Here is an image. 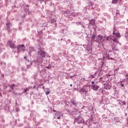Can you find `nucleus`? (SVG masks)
Listing matches in <instances>:
<instances>
[{
    "mask_svg": "<svg viewBox=\"0 0 128 128\" xmlns=\"http://www.w3.org/2000/svg\"><path fill=\"white\" fill-rule=\"evenodd\" d=\"M95 23H96V20H90V24L92 26H94V24Z\"/></svg>",
    "mask_w": 128,
    "mask_h": 128,
    "instance_id": "15",
    "label": "nucleus"
},
{
    "mask_svg": "<svg viewBox=\"0 0 128 128\" xmlns=\"http://www.w3.org/2000/svg\"><path fill=\"white\" fill-rule=\"evenodd\" d=\"M12 92L14 93V94L15 96H16V94H18L16 93L14 91H13Z\"/></svg>",
    "mask_w": 128,
    "mask_h": 128,
    "instance_id": "25",
    "label": "nucleus"
},
{
    "mask_svg": "<svg viewBox=\"0 0 128 128\" xmlns=\"http://www.w3.org/2000/svg\"><path fill=\"white\" fill-rule=\"evenodd\" d=\"M40 2H44V0H40Z\"/></svg>",
    "mask_w": 128,
    "mask_h": 128,
    "instance_id": "30",
    "label": "nucleus"
},
{
    "mask_svg": "<svg viewBox=\"0 0 128 128\" xmlns=\"http://www.w3.org/2000/svg\"><path fill=\"white\" fill-rule=\"evenodd\" d=\"M18 52H23L26 50V47H24V44H22L21 45L18 46L16 48Z\"/></svg>",
    "mask_w": 128,
    "mask_h": 128,
    "instance_id": "2",
    "label": "nucleus"
},
{
    "mask_svg": "<svg viewBox=\"0 0 128 128\" xmlns=\"http://www.w3.org/2000/svg\"><path fill=\"white\" fill-rule=\"evenodd\" d=\"M46 68H50V66H48L47 67H46Z\"/></svg>",
    "mask_w": 128,
    "mask_h": 128,
    "instance_id": "31",
    "label": "nucleus"
},
{
    "mask_svg": "<svg viewBox=\"0 0 128 128\" xmlns=\"http://www.w3.org/2000/svg\"><path fill=\"white\" fill-rule=\"evenodd\" d=\"M101 72H102V71H100V70L98 71V72H96L94 74H92L90 76H91V78H94L96 76V74H98V76H102V73Z\"/></svg>",
    "mask_w": 128,
    "mask_h": 128,
    "instance_id": "8",
    "label": "nucleus"
},
{
    "mask_svg": "<svg viewBox=\"0 0 128 128\" xmlns=\"http://www.w3.org/2000/svg\"><path fill=\"white\" fill-rule=\"evenodd\" d=\"M116 14H120V12H116Z\"/></svg>",
    "mask_w": 128,
    "mask_h": 128,
    "instance_id": "34",
    "label": "nucleus"
},
{
    "mask_svg": "<svg viewBox=\"0 0 128 128\" xmlns=\"http://www.w3.org/2000/svg\"><path fill=\"white\" fill-rule=\"evenodd\" d=\"M12 90H10V92H12Z\"/></svg>",
    "mask_w": 128,
    "mask_h": 128,
    "instance_id": "38",
    "label": "nucleus"
},
{
    "mask_svg": "<svg viewBox=\"0 0 128 128\" xmlns=\"http://www.w3.org/2000/svg\"><path fill=\"white\" fill-rule=\"evenodd\" d=\"M112 88V84H104V88L106 90H110V88Z\"/></svg>",
    "mask_w": 128,
    "mask_h": 128,
    "instance_id": "11",
    "label": "nucleus"
},
{
    "mask_svg": "<svg viewBox=\"0 0 128 128\" xmlns=\"http://www.w3.org/2000/svg\"><path fill=\"white\" fill-rule=\"evenodd\" d=\"M92 88L93 90H98V88H100V86L96 84H94L92 86Z\"/></svg>",
    "mask_w": 128,
    "mask_h": 128,
    "instance_id": "9",
    "label": "nucleus"
},
{
    "mask_svg": "<svg viewBox=\"0 0 128 128\" xmlns=\"http://www.w3.org/2000/svg\"><path fill=\"white\" fill-rule=\"evenodd\" d=\"M113 39H112L113 44H112V47L113 50H118V44H120V42L118 40V38H120V32H114V30L113 31Z\"/></svg>",
    "mask_w": 128,
    "mask_h": 128,
    "instance_id": "1",
    "label": "nucleus"
},
{
    "mask_svg": "<svg viewBox=\"0 0 128 128\" xmlns=\"http://www.w3.org/2000/svg\"><path fill=\"white\" fill-rule=\"evenodd\" d=\"M80 24H82V22H76V24L78 26H80Z\"/></svg>",
    "mask_w": 128,
    "mask_h": 128,
    "instance_id": "23",
    "label": "nucleus"
},
{
    "mask_svg": "<svg viewBox=\"0 0 128 128\" xmlns=\"http://www.w3.org/2000/svg\"><path fill=\"white\" fill-rule=\"evenodd\" d=\"M72 104H74V106L76 104V102H75L74 101H72L71 102Z\"/></svg>",
    "mask_w": 128,
    "mask_h": 128,
    "instance_id": "22",
    "label": "nucleus"
},
{
    "mask_svg": "<svg viewBox=\"0 0 128 128\" xmlns=\"http://www.w3.org/2000/svg\"><path fill=\"white\" fill-rule=\"evenodd\" d=\"M102 57L104 60L106 59V58H108V60H112V58H110V56H108V54H102Z\"/></svg>",
    "mask_w": 128,
    "mask_h": 128,
    "instance_id": "10",
    "label": "nucleus"
},
{
    "mask_svg": "<svg viewBox=\"0 0 128 128\" xmlns=\"http://www.w3.org/2000/svg\"><path fill=\"white\" fill-rule=\"evenodd\" d=\"M8 46H9L10 48L14 50V48H16V42H14L12 40H9L8 43Z\"/></svg>",
    "mask_w": 128,
    "mask_h": 128,
    "instance_id": "3",
    "label": "nucleus"
},
{
    "mask_svg": "<svg viewBox=\"0 0 128 128\" xmlns=\"http://www.w3.org/2000/svg\"><path fill=\"white\" fill-rule=\"evenodd\" d=\"M0 52H1V50H0Z\"/></svg>",
    "mask_w": 128,
    "mask_h": 128,
    "instance_id": "41",
    "label": "nucleus"
},
{
    "mask_svg": "<svg viewBox=\"0 0 128 128\" xmlns=\"http://www.w3.org/2000/svg\"><path fill=\"white\" fill-rule=\"evenodd\" d=\"M60 116H64V114L60 115Z\"/></svg>",
    "mask_w": 128,
    "mask_h": 128,
    "instance_id": "35",
    "label": "nucleus"
},
{
    "mask_svg": "<svg viewBox=\"0 0 128 128\" xmlns=\"http://www.w3.org/2000/svg\"><path fill=\"white\" fill-rule=\"evenodd\" d=\"M70 86H72V84H70Z\"/></svg>",
    "mask_w": 128,
    "mask_h": 128,
    "instance_id": "36",
    "label": "nucleus"
},
{
    "mask_svg": "<svg viewBox=\"0 0 128 128\" xmlns=\"http://www.w3.org/2000/svg\"><path fill=\"white\" fill-rule=\"evenodd\" d=\"M82 92H84V90H83Z\"/></svg>",
    "mask_w": 128,
    "mask_h": 128,
    "instance_id": "40",
    "label": "nucleus"
},
{
    "mask_svg": "<svg viewBox=\"0 0 128 128\" xmlns=\"http://www.w3.org/2000/svg\"><path fill=\"white\" fill-rule=\"evenodd\" d=\"M80 26H82V28H85L84 27V23L81 22V24H80Z\"/></svg>",
    "mask_w": 128,
    "mask_h": 128,
    "instance_id": "18",
    "label": "nucleus"
},
{
    "mask_svg": "<svg viewBox=\"0 0 128 128\" xmlns=\"http://www.w3.org/2000/svg\"><path fill=\"white\" fill-rule=\"evenodd\" d=\"M24 92H28V88H27L26 89H24Z\"/></svg>",
    "mask_w": 128,
    "mask_h": 128,
    "instance_id": "24",
    "label": "nucleus"
},
{
    "mask_svg": "<svg viewBox=\"0 0 128 128\" xmlns=\"http://www.w3.org/2000/svg\"><path fill=\"white\" fill-rule=\"evenodd\" d=\"M26 58V57L25 56V57H24V58Z\"/></svg>",
    "mask_w": 128,
    "mask_h": 128,
    "instance_id": "39",
    "label": "nucleus"
},
{
    "mask_svg": "<svg viewBox=\"0 0 128 128\" xmlns=\"http://www.w3.org/2000/svg\"><path fill=\"white\" fill-rule=\"evenodd\" d=\"M86 50H87L88 54H91L92 52V45H88L86 47Z\"/></svg>",
    "mask_w": 128,
    "mask_h": 128,
    "instance_id": "7",
    "label": "nucleus"
},
{
    "mask_svg": "<svg viewBox=\"0 0 128 128\" xmlns=\"http://www.w3.org/2000/svg\"><path fill=\"white\" fill-rule=\"evenodd\" d=\"M66 12L68 16H73L74 18H76V16H78V14L76 12L70 13L68 10H66Z\"/></svg>",
    "mask_w": 128,
    "mask_h": 128,
    "instance_id": "6",
    "label": "nucleus"
},
{
    "mask_svg": "<svg viewBox=\"0 0 128 128\" xmlns=\"http://www.w3.org/2000/svg\"><path fill=\"white\" fill-rule=\"evenodd\" d=\"M57 118H58V120H60V116L58 117Z\"/></svg>",
    "mask_w": 128,
    "mask_h": 128,
    "instance_id": "33",
    "label": "nucleus"
},
{
    "mask_svg": "<svg viewBox=\"0 0 128 128\" xmlns=\"http://www.w3.org/2000/svg\"><path fill=\"white\" fill-rule=\"evenodd\" d=\"M126 38H127V36H126Z\"/></svg>",
    "mask_w": 128,
    "mask_h": 128,
    "instance_id": "43",
    "label": "nucleus"
},
{
    "mask_svg": "<svg viewBox=\"0 0 128 128\" xmlns=\"http://www.w3.org/2000/svg\"><path fill=\"white\" fill-rule=\"evenodd\" d=\"M14 84H13L12 86V85H8L9 88H11L12 90H14Z\"/></svg>",
    "mask_w": 128,
    "mask_h": 128,
    "instance_id": "17",
    "label": "nucleus"
},
{
    "mask_svg": "<svg viewBox=\"0 0 128 128\" xmlns=\"http://www.w3.org/2000/svg\"><path fill=\"white\" fill-rule=\"evenodd\" d=\"M123 104H124V106H126V102H123Z\"/></svg>",
    "mask_w": 128,
    "mask_h": 128,
    "instance_id": "32",
    "label": "nucleus"
},
{
    "mask_svg": "<svg viewBox=\"0 0 128 128\" xmlns=\"http://www.w3.org/2000/svg\"><path fill=\"white\" fill-rule=\"evenodd\" d=\"M96 34L94 33L92 34V40H96Z\"/></svg>",
    "mask_w": 128,
    "mask_h": 128,
    "instance_id": "16",
    "label": "nucleus"
},
{
    "mask_svg": "<svg viewBox=\"0 0 128 128\" xmlns=\"http://www.w3.org/2000/svg\"><path fill=\"white\" fill-rule=\"evenodd\" d=\"M53 112H56V110H53Z\"/></svg>",
    "mask_w": 128,
    "mask_h": 128,
    "instance_id": "37",
    "label": "nucleus"
},
{
    "mask_svg": "<svg viewBox=\"0 0 128 128\" xmlns=\"http://www.w3.org/2000/svg\"><path fill=\"white\" fill-rule=\"evenodd\" d=\"M91 82H92V84H93V85L94 84V82L92 81Z\"/></svg>",
    "mask_w": 128,
    "mask_h": 128,
    "instance_id": "28",
    "label": "nucleus"
},
{
    "mask_svg": "<svg viewBox=\"0 0 128 128\" xmlns=\"http://www.w3.org/2000/svg\"><path fill=\"white\" fill-rule=\"evenodd\" d=\"M102 36L98 35L95 39V42H98V44H100L102 42Z\"/></svg>",
    "mask_w": 128,
    "mask_h": 128,
    "instance_id": "4",
    "label": "nucleus"
},
{
    "mask_svg": "<svg viewBox=\"0 0 128 128\" xmlns=\"http://www.w3.org/2000/svg\"><path fill=\"white\" fill-rule=\"evenodd\" d=\"M34 88H36V86H34Z\"/></svg>",
    "mask_w": 128,
    "mask_h": 128,
    "instance_id": "42",
    "label": "nucleus"
},
{
    "mask_svg": "<svg viewBox=\"0 0 128 128\" xmlns=\"http://www.w3.org/2000/svg\"><path fill=\"white\" fill-rule=\"evenodd\" d=\"M120 86H122V88H124V84H121Z\"/></svg>",
    "mask_w": 128,
    "mask_h": 128,
    "instance_id": "26",
    "label": "nucleus"
},
{
    "mask_svg": "<svg viewBox=\"0 0 128 128\" xmlns=\"http://www.w3.org/2000/svg\"><path fill=\"white\" fill-rule=\"evenodd\" d=\"M50 94V92L49 91L46 92V94Z\"/></svg>",
    "mask_w": 128,
    "mask_h": 128,
    "instance_id": "27",
    "label": "nucleus"
},
{
    "mask_svg": "<svg viewBox=\"0 0 128 128\" xmlns=\"http://www.w3.org/2000/svg\"><path fill=\"white\" fill-rule=\"evenodd\" d=\"M7 30H10V28L12 26V24L8 22L6 24Z\"/></svg>",
    "mask_w": 128,
    "mask_h": 128,
    "instance_id": "14",
    "label": "nucleus"
},
{
    "mask_svg": "<svg viewBox=\"0 0 128 128\" xmlns=\"http://www.w3.org/2000/svg\"><path fill=\"white\" fill-rule=\"evenodd\" d=\"M113 38H110V36L106 37V40H112Z\"/></svg>",
    "mask_w": 128,
    "mask_h": 128,
    "instance_id": "19",
    "label": "nucleus"
},
{
    "mask_svg": "<svg viewBox=\"0 0 128 128\" xmlns=\"http://www.w3.org/2000/svg\"><path fill=\"white\" fill-rule=\"evenodd\" d=\"M34 51V47L29 48V52H28L29 54H32V52Z\"/></svg>",
    "mask_w": 128,
    "mask_h": 128,
    "instance_id": "12",
    "label": "nucleus"
},
{
    "mask_svg": "<svg viewBox=\"0 0 128 128\" xmlns=\"http://www.w3.org/2000/svg\"><path fill=\"white\" fill-rule=\"evenodd\" d=\"M118 0H112V4H118Z\"/></svg>",
    "mask_w": 128,
    "mask_h": 128,
    "instance_id": "20",
    "label": "nucleus"
},
{
    "mask_svg": "<svg viewBox=\"0 0 128 128\" xmlns=\"http://www.w3.org/2000/svg\"><path fill=\"white\" fill-rule=\"evenodd\" d=\"M38 54L39 56H40V58H46V52L44 51L39 50L38 51Z\"/></svg>",
    "mask_w": 128,
    "mask_h": 128,
    "instance_id": "5",
    "label": "nucleus"
},
{
    "mask_svg": "<svg viewBox=\"0 0 128 128\" xmlns=\"http://www.w3.org/2000/svg\"><path fill=\"white\" fill-rule=\"evenodd\" d=\"M98 62H100V64H104V60H102V58H101V59H99L98 60Z\"/></svg>",
    "mask_w": 128,
    "mask_h": 128,
    "instance_id": "13",
    "label": "nucleus"
},
{
    "mask_svg": "<svg viewBox=\"0 0 128 128\" xmlns=\"http://www.w3.org/2000/svg\"><path fill=\"white\" fill-rule=\"evenodd\" d=\"M56 114H58V115H59V114H60V112H57Z\"/></svg>",
    "mask_w": 128,
    "mask_h": 128,
    "instance_id": "29",
    "label": "nucleus"
},
{
    "mask_svg": "<svg viewBox=\"0 0 128 128\" xmlns=\"http://www.w3.org/2000/svg\"><path fill=\"white\" fill-rule=\"evenodd\" d=\"M56 21L54 19H52L51 20V24H54Z\"/></svg>",
    "mask_w": 128,
    "mask_h": 128,
    "instance_id": "21",
    "label": "nucleus"
}]
</instances>
